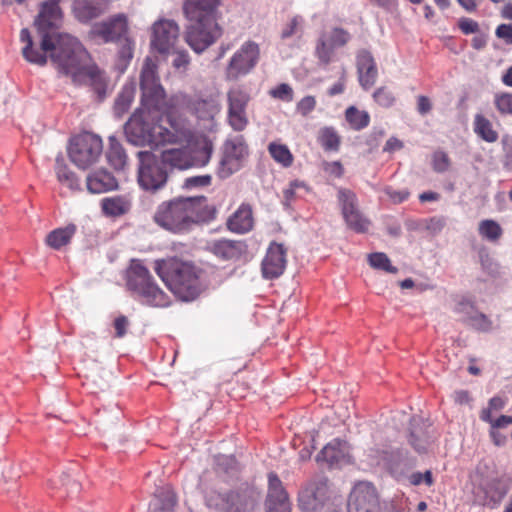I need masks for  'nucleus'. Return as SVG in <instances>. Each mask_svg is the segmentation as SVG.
<instances>
[{
    "instance_id": "nucleus-4",
    "label": "nucleus",
    "mask_w": 512,
    "mask_h": 512,
    "mask_svg": "<svg viewBox=\"0 0 512 512\" xmlns=\"http://www.w3.org/2000/svg\"><path fill=\"white\" fill-rule=\"evenodd\" d=\"M66 53L55 55L52 64L56 70L75 85L90 86L98 96H105L109 89L106 72L91 62L90 56L78 39L65 38Z\"/></svg>"
},
{
    "instance_id": "nucleus-9",
    "label": "nucleus",
    "mask_w": 512,
    "mask_h": 512,
    "mask_svg": "<svg viewBox=\"0 0 512 512\" xmlns=\"http://www.w3.org/2000/svg\"><path fill=\"white\" fill-rule=\"evenodd\" d=\"M249 155V147L243 135H230L221 147V158L217 174L221 179H227L239 171Z\"/></svg>"
},
{
    "instance_id": "nucleus-50",
    "label": "nucleus",
    "mask_w": 512,
    "mask_h": 512,
    "mask_svg": "<svg viewBox=\"0 0 512 512\" xmlns=\"http://www.w3.org/2000/svg\"><path fill=\"white\" fill-rule=\"evenodd\" d=\"M190 64V57L187 51L179 50L175 52V57L172 61V65L176 70L186 71Z\"/></svg>"
},
{
    "instance_id": "nucleus-53",
    "label": "nucleus",
    "mask_w": 512,
    "mask_h": 512,
    "mask_svg": "<svg viewBox=\"0 0 512 512\" xmlns=\"http://www.w3.org/2000/svg\"><path fill=\"white\" fill-rule=\"evenodd\" d=\"M114 328H115V337L122 338L125 336L128 326H129V320L126 316H119L114 320Z\"/></svg>"
},
{
    "instance_id": "nucleus-31",
    "label": "nucleus",
    "mask_w": 512,
    "mask_h": 512,
    "mask_svg": "<svg viewBox=\"0 0 512 512\" xmlns=\"http://www.w3.org/2000/svg\"><path fill=\"white\" fill-rule=\"evenodd\" d=\"M118 186L116 178L104 169L97 170L87 177V188L91 193H104Z\"/></svg>"
},
{
    "instance_id": "nucleus-64",
    "label": "nucleus",
    "mask_w": 512,
    "mask_h": 512,
    "mask_svg": "<svg viewBox=\"0 0 512 512\" xmlns=\"http://www.w3.org/2000/svg\"><path fill=\"white\" fill-rule=\"evenodd\" d=\"M454 400L458 404H468L470 402L469 393L464 390L456 391L453 395Z\"/></svg>"
},
{
    "instance_id": "nucleus-3",
    "label": "nucleus",
    "mask_w": 512,
    "mask_h": 512,
    "mask_svg": "<svg viewBox=\"0 0 512 512\" xmlns=\"http://www.w3.org/2000/svg\"><path fill=\"white\" fill-rule=\"evenodd\" d=\"M217 210L210 204L207 197H175L162 202L156 209L153 219L163 229L184 234L194 227L211 222Z\"/></svg>"
},
{
    "instance_id": "nucleus-62",
    "label": "nucleus",
    "mask_w": 512,
    "mask_h": 512,
    "mask_svg": "<svg viewBox=\"0 0 512 512\" xmlns=\"http://www.w3.org/2000/svg\"><path fill=\"white\" fill-rule=\"evenodd\" d=\"M501 428H494L492 427L491 429V432H490V435L494 441V443L497 445V446H501L505 443L506 441V435L505 434H502L499 430Z\"/></svg>"
},
{
    "instance_id": "nucleus-52",
    "label": "nucleus",
    "mask_w": 512,
    "mask_h": 512,
    "mask_svg": "<svg viewBox=\"0 0 512 512\" xmlns=\"http://www.w3.org/2000/svg\"><path fill=\"white\" fill-rule=\"evenodd\" d=\"M458 26L465 35L479 31V24L475 20L466 17H463L459 20Z\"/></svg>"
},
{
    "instance_id": "nucleus-42",
    "label": "nucleus",
    "mask_w": 512,
    "mask_h": 512,
    "mask_svg": "<svg viewBox=\"0 0 512 512\" xmlns=\"http://www.w3.org/2000/svg\"><path fill=\"white\" fill-rule=\"evenodd\" d=\"M479 234L490 242H496L502 236L501 226L494 220L486 219L479 223Z\"/></svg>"
},
{
    "instance_id": "nucleus-7",
    "label": "nucleus",
    "mask_w": 512,
    "mask_h": 512,
    "mask_svg": "<svg viewBox=\"0 0 512 512\" xmlns=\"http://www.w3.org/2000/svg\"><path fill=\"white\" fill-rule=\"evenodd\" d=\"M127 288L141 303L153 307H165L170 300L154 282L149 270L140 260L133 259L126 272Z\"/></svg>"
},
{
    "instance_id": "nucleus-17",
    "label": "nucleus",
    "mask_w": 512,
    "mask_h": 512,
    "mask_svg": "<svg viewBox=\"0 0 512 512\" xmlns=\"http://www.w3.org/2000/svg\"><path fill=\"white\" fill-rule=\"evenodd\" d=\"M261 495L254 488L233 491L223 497L224 512H256Z\"/></svg>"
},
{
    "instance_id": "nucleus-19",
    "label": "nucleus",
    "mask_w": 512,
    "mask_h": 512,
    "mask_svg": "<svg viewBox=\"0 0 512 512\" xmlns=\"http://www.w3.org/2000/svg\"><path fill=\"white\" fill-rule=\"evenodd\" d=\"M269 487L265 501L267 512H291V504L278 476L271 472L268 475Z\"/></svg>"
},
{
    "instance_id": "nucleus-51",
    "label": "nucleus",
    "mask_w": 512,
    "mask_h": 512,
    "mask_svg": "<svg viewBox=\"0 0 512 512\" xmlns=\"http://www.w3.org/2000/svg\"><path fill=\"white\" fill-rule=\"evenodd\" d=\"M299 188L305 189V184L300 181H293L290 183L289 187L283 191V195H284L283 204L285 206H287V207L290 206L291 201H293V199L297 196L296 190Z\"/></svg>"
},
{
    "instance_id": "nucleus-29",
    "label": "nucleus",
    "mask_w": 512,
    "mask_h": 512,
    "mask_svg": "<svg viewBox=\"0 0 512 512\" xmlns=\"http://www.w3.org/2000/svg\"><path fill=\"white\" fill-rule=\"evenodd\" d=\"M246 250L242 241L221 239L211 244V251L223 260H237Z\"/></svg>"
},
{
    "instance_id": "nucleus-27",
    "label": "nucleus",
    "mask_w": 512,
    "mask_h": 512,
    "mask_svg": "<svg viewBox=\"0 0 512 512\" xmlns=\"http://www.w3.org/2000/svg\"><path fill=\"white\" fill-rule=\"evenodd\" d=\"M357 69L360 84L365 89L373 86L377 77V67L370 52L362 50L358 53Z\"/></svg>"
},
{
    "instance_id": "nucleus-26",
    "label": "nucleus",
    "mask_w": 512,
    "mask_h": 512,
    "mask_svg": "<svg viewBox=\"0 0 512 512\" xmlns=\"http://www.w3.org/2000/svg\"><path fill=\"white\" fill-rule=\"evenodd\" d=\"M429 427L420 418H413L411 420L409 443L418 453L426 452L432 442Z\"/></svg>"
},
{
    "instance_id": "nucleus-21",
    "label": "nucleus",
    "mask_w": 512,
    "mask_h": 512,
    "mask_svg": "<svg viewBox=\"0 0 512 512\" xmlns=\"http://www.w3.org/2000/svg\"><path fill=\"white\" fill-rule=\"evenodd\" d=\"M110 0H74L73 16L81 23H89L109 9Z\"/></svg>"
},
{
    "instance_id": "nucleus-40",
    "label": "nucleus",
    "mask_w": 512,
    "mask_h": 512,
    "mask_svg": "<svg viewBox=\"0 0 512 512\" xmlns=\"http://www.w3.org/2000/svg\"><path fill=\"white\" fill-rule=\"evenodd\" d=\"M318 141L325 150L338 151L341 138L333 127H324L319 131Z\"/></svg>"
},
{
    "instance_id": "nucleus-18",
    "label": "nucleus",
    "mask_w": 512,
    "mask_h": 512,
    "mask_svg": "<svg viewBox=\"0 0 512 512\" xmlns=\"http://www.w3.org/2000/svg\"><path fill=\"white\" fill-rule=\"evenodd\" d=\"M328 498V480L325 478L307 484L299 493V507L306 512L321 508Z\"/></svg>"
},
{
    "instance_id": "nucleus-36",
    "label": "nucleus",
    "mask_w": 512,
    "mask_h": 512,
    "mask_svg": "<svg viewBox=\"0 0 512 512\" xmlns=\"http://www.w3.org/2000/svg\"><path fill=\"white\" fill-rule=\"evenodd\" d=\"M55 172L60 184L72 191L80 189L79 179L59 157L56 159Z\"/></svg>"
},
{
    "instance_id": "nucleus-47",
    "label": "nucleus",
    "mask_w": 512,
    "mask_h": 512,
    "mask_svg": "<svg viewBox=\"0 0 512 512\" xmlns=\"http://www.w3.org/2000/svg\"><path fill=\"white\" fill-rule=\"evenodd\" d=\"M212 177L208 174L188 177L184 180L182 187L184 189H194L207 187L211 184Z\"/></svg>"
},
{
    "instance_id": "nucleus-54",
    "label": "nucleus",
    "mask_w": 512,
    "mask_h": 512,
    "mask_svg": "<svg viewBox=\"0 0 512 512\" xmlns=\"http://www.w3.org/2000/svg\"><path fill=\"white\" fill-rule=\"evenodd\" d=\"M132 104V98H117L114 104V112L117 117L126 113Z\"/></svg>"
},
{
    "instance_id": "nucleus-20",
    "label": "nucleus",
    "mask_w": 512,
    "mask_h": 512,
    "mask_svg": "<svg viewBox=\"0 0 512 512\" xmlns=\"http://www.w3.org/2000/svg\"><path fill=\"white\" fill-rule=\"evenodd\" d=\"M286 267V250L282 244L272 243L262 261V274L266 279L281 276Z\"/></svg>"
},
{
    "instance_id": "nucleus-48",
    "label": "nucleus",
    "mask_w": 512,
    "mask_h": 512,
    "mask_svg": "<svg viewBox=\"0 0 512 512\" xmlns=\"http://www.w3.org/2000/svg\"><path fill=\"white\" fill-rule=\"evenodd\" d=\"M422 225L428 232L436 235L446 226V218L443 216H434L424 220Z\"/></svg>"
},
{
    "instance_id": "nucleus-56",
    "label": "nucleus",
    "mask_w": 512,
    "mask_h": 512,
    "mask_svg": "<svg viewBox=\"0 0 512 512\" xmlns=\"http://www.w3.org/2000/svg\"><path fill=\"white\" fill-rule=\"evenodd\" d=\"M315 108V99L314 98H302L297 104V110L302 115H307Z\"/></svg>"
},
{
    "instance_id": "nucleus-38",
    "label": "nucleus",
    "mask_w": 512,
    "mask_h": 512,
    "mask_svg": "<svg viewBox=\"0 0 512 512\" xmlns=\"http://www.w3.org/2000/svg\"><path fill=\"white\" fill-rule=\"evenodd\" d=\"M474 131L486 142L493 143L498 139V133L493 129L492 123L481 114L475 116Z\"/></svg>"
},
{
    "instance_id": "nucleus-5",
    "label": "nucleus",
    "mask_w": 512,
    "mask_h": 512,
    "mask_svg": "<svg viewBox=\"0 0 512 512\" xmlns=\"http://www.w3.org/2000/svg\"><path fill=\"white\" fill-rule=\"evenodd\" d=\"M174 124H182L188 130L189 136L184 140L166 142V144H179L181 147L166 149L161 153L160 157L165 166L179 170L206 166L212 156V142L207 138H196L190 124L181 115L174 120Z\"/></svg>"
},
{
    "instance_id": "nucleus-16",
    "label": "nucleus",
    "mask_w": 512,
    "mask_h": 512,
    "mask_svg": "<svg viewBox=\"0 0 512 512\" xmlns=\"http://www.w3.org/2000/svg\"><path fill=\"white\" fill-rule=\"evenodd\" d=\"M349 39L350 34L341 28H333L330 31H324L316 43V57L322 64H329L334 57L335 49L344 46Z\"/></svg>"
},
{
    "instance_id": "nucleus-55",
    "label": "nucleus",
    "mask_w": 512,
    "mask_h": 512,
    "mask_svg": "<svg viewBox=\"0 0 512 512\" xmlns=\"http://www.w3.org/2000/svg\"><path fill=\"white\" fill-rule=\"evenodd\" d=\"M496 36L505 40L507 44H512V24H500L496 28Z\"/></svg>"
},
{
    "instance_id": "nucleus-37",
    "label": "nucleus",
    "mask_w": 512,
    "mask_h": 512,
    "mask_svg": "<svg viewBox=\"0 0 512 512\" xmlns=\"http://www.w3.org/2000/svg\"><path fill=\"white\" fill-rule=\"evenodd\" d=\"M176 505V496L171 487H160L155 492L154 507L160 511L169 512Z\"/></svg>"
},
{
    "instance_id": "nucleus-13",
    "label": "nucleus",
    "mask_w": 512,
    "mask_h": 512,
    "mask_svg": "<svg viewBox=\"0 0 512 512\" xmlns=\"http://www.w3.org/2000/svg\"><path fill=\"white\" fill-rule=\"evenodd\" d=\"M179 34V25L174 20L161 18L151 26V47L161 54H166L174 48Z\"/></svg>"
},
{
    "instance_id": "nucleus-23",
    "label": "nucleus",
    "mask_w": 512,
    "mask_h": 512,
    "mask_svg": "<svg viewBox=\"0 0 512 512\" xmlns=\"http://www.w3.org/2000/svg\"><path fill=\"white\" fill-rule=\"evenodd\" d=\"M317 460L325 461L330 467L348 464L351 461L350 447L346 441L335 439L321 450Z\"/></svg>"
},
{
    "instance_id": "nucleus-1",
    "label": "nucleus",
    "mask_w": 512,
    "mask_h": 512,
    "mask_svg": "<svg viewBox=\"0 0 512 512\" xmlns=\"http://www.w3.org/2000/svg\"><path fill=\"white\" fill-rule=\"evenodd\" d=\"M172 98H141V105L124 126L127 141L136 146H159L187 139L189 132L174 124L180 115Z\"/></svg>"
},
{
    "instance_id": "nucleus-41",
    "label": "nucleus",
    "mask_w": 512,
    "mask_h": 512,
    "mask_svg": "<svg viewBox=\"0 0 512 512\" xmlns=\"http://www.w3.org/2000/svg\"><path fill=\"white\" fill-rule=\"evenodd\" d=\"M268 151L271 157L283 167L292 165L294 158L286 145L272 142L268 145Z\"/></svg>"
},
{
    "instance_id": "nucleus-59",
    "label": "nucleus",
    "mask_w": 512,
    "mask_h": 512,
    "mask_svg": "<svg viewBox=\"0 0 512 512\" xmlns=\"http://www.w3.org/2000/svg\"><path fill=\"white\" fill-rule=\"evenodd\" d=\"M495 104L501 113L512 114V98H496Z\"/></svg>"
},
{
    "instance_id": "nucleus-24",
    "label": "nucleus",
    "mask_w": 512,
    "mask_h": 512,
    "mask_svg": "<svg viewBox=\"0 0 512 512\" xmlns=\"http://www.w3.org/2000/svg\"><path fill=\"white\" fill-rule=\"evenodd\" d=\"M220 0H185L183 12L186 19H217Z\"/></svg>"
},
{
    "instance_id": "nucleus-63",
    "label": "nucleus",
    "mask_w": 512,
    "mask_h": 512,
    "mask_svg": "<svg viewBox=\"0 0 512 512\" xmlns=\"http://www.w3.org/2000/svg\"><path fill=\"white\" fill-rule=\"evenodd\" d=\"M326 171H328L331 174H334L337 177H340L343 174V167L340 162L335 161L327 164Z\"/></svg>"
},
{
    "instance_id": "nucleus-45",
    "label": "nucleus",
    "mask_w": 512,
    "mask_h": 512,
    "mask_svg": "<svg viewBox=\"0 0 512 512\" xmlns=\"http://www.w3.org/2000/svg\"><path fill=\"white\" fill-rule=\"evenodd\" d=\"M369 264L375 269H381L389 273H397L398 269L391 265L390 259L385 253H372L368 257Z\"/></svg>"
},
{
    "instance_id": "nucleus-10",
    "label": "nucleus",
    "mask_w": 512,
    "mask_h": 512,
    "mask_svg": "<svg viewBox=\"0 0 512 512\" xmlns=\"http://www.w3.org/2000/svg\"><path fill=\"white\" fill-rule=\"evenodd\" d=\"M185 41L196 53H202L223 34L217 19H187Z\"/></svg>"
},
{
    "instance_id": "nucleus-33",
    "label": "nucleus",
    "mask_w": 512,
    "mask_h": 512,
    "mask_svg": "<svg viewBox=\"0 0 512 512\" xmlns=\"http://www.w3.org/2000/svg\"><path fill=\"white\" fill-rule=\"evenodd\" d=\"M76 232V226L69 224L64 228H57L46 236V244L56 250L67 245Z\"/></svg>"
},
{
    "instance_id": "nucleus-58",
    "label": "nucleus",
    "mask_w": 512,
    "mask_h": 512,
    "mask_svg": "<svg viewBox=\"0 0 512 512\" xmlns=\"http://www.w3.org/2000/svg\"><path fill=\"white\" fill-rule=\"evenodd\" d=\"M293 89L286 83H282L269 91L270 96H291Z\"/></svg>"
},
{
    "instance_id": "nucleus-2",
    "label": "nucleus",
    "mask_w": 512,
    "mask_h": 512,
    "mask_svg": "<svg viewBox=\"0 0 512 512\" xmlns=\"http://www.w3.org/2000/svg\"><path fill=\"white\" fill-rule=\"evenodd\" d=\"M61 20L62 11L58 5V0H48L41 4L39 13L34 20V26L41 38L40 48H34L31 33L27 28L20 31V41L24 43L22 55L28 62L42 66L47 63L48 57L52 63L55 55L66 53L65 38H76L55 31Z\"/></svg>"
},
{
    "instance_id": "nucleus-22",
    "label": "nucleus",
    "mask_w": 512,
    "mask_h": 512,
    "mask_svg": "<svg viewBox=\"0 0 512 512\" xmlns=\"http://www.w3.org/2000/svg\"><path fill=\"white\" fill-rule=\"evenodd\" d=\"M140 89L142 96H166L157 74V65L149 57L145 59L142 67Z\"/></svg>"
},
{
    "instance_id": "nucleus-35",
    "label": "nucleus",
    "mask_w": 512,
    "mask_h": 512,
    "mask_svg": "<svg viewBox=\"0 0 512 512\" xmlns=\"http://www.w3.org/2000/svg\"><path fill=\"white\" fill-rule=\"evenodd\" d=\"M119 43V49L115 67L120 73H124L134 56L135 43L130 37H124Z\"/></svg>"
},
{
    "instance_id": "nucleus-39",
    "label": "nucleus",
    "mask_w": 512,
    "mask_h": 512,
    "mask_svg": "<svg viewBox=\"0 0 512 512\" xmlns=\"http://www.w3.org/2000/svg\"><path fill=\"white\" fill-rule=\"evenodd\" d=\"M337 197L343 217L360 210L357 196L353 191L346 188H340L338 190Z\"/></svg>"
},
{
    "instance_id": "nucleus-34",
    "label": "nucleus",
    "mask_w": 512,
    "mask_h": 512,
    "mask_svg": "<svg viewBox=\"0 0 512 512\" xmlns=\"http://www.w3.org/2000/svg\"><path fill=\"white\" fill-rule=\"evenodd\" d=\"M106 156L109 164L115 170H123L127 165V155L114 136L109 137V148Z\"/></svg>"
},
{
    "instance_id": "nucleus-6",
    "label": "nucleus",
    "mask_w": 512,
    "mask_h": 512,
    "mask_svg": "<svg viewBox=\"0 0 512 512\" xmlns=\"http://www.w3.org/2000/svg\"><path fill=\"white\" fill-rule=\"evenodd\" d=\"M155 271L166 286L184 301L194 300L201 292L195 267L176 258L157 260Z\"/></svg>"
},
{
    "instance_id": "nucleus-46",
    "label": "nucleus",
    "mask_w": 512,
    "mask_h": 512,
    "mask_svg": "<svg viewBox=\"0 0 512 512\" xmlns=\"http://www.w3.org/2000/svg\"><path fill=\"white\" fill-rule=\"evenodd\" d=\"M466 322L476 330L488 332L492 329L491 320L483 313L475 311L467 316Z\"/></svg>"
},
{
    "instance_id": "nucleus-11",
    "label": "nucleus",
    "mask_w": 512,
    "mask_h": 512,
    "mask_svg": "<svg viewBox=\"0 0 512 512\" xmlns=\"http://www.w3.org/2000/svg\"><path fill=\"white\" fill-rule=\"evenodd\" d=\"M102 149V140L99 136L83 133L71 140L68 154L76 166L86 169L98 160Z\"/></svg>"
},
{
    "instance_id": "nucleus-14",
    "label": "nucleus",
    "mask_w": 512,
    "mask_h": 512,
    "mask_svg": "<svg viewBox=\"0 0 512 512\" xmlns=\"http://www.w3.org/2000/svg\"><path fill=\"white\" fill-rule=\"evenodd\" d=\"M128 31V18L125 14L120 13L94 24L90 30V35L94 38H100L105 43H118L124 37H129Z\"/></svg>"
},
{
    "instance_id": "nucleus-44",
    "label": "nucleus",
    "mask_w": 512,
    "mask_h": 512,
    "mask_svg": "<svg viewBox=\"0 0 512 512\" xmlns=\"http://www.w3.org/2000/svg\"><path fill=\"white\" fill-rule=\"evenodd\" d=\"M343 218L347 226L357 233H365L369 229L370 220L364 216L360 210L353 212Z\"/></svg>"
},
{
    "instance_id": "nucleus-43",
    "label": "nucleus",
    "mask_w": 512,
    "mask_h": 512,
    "mask_svg": "<svg viewBox=\"0 0 512 512\" xmlns=\"http://www.w3.org/2000/svg\"><path fill=\"white\" fill-rule=\"evenodd\" d=\"M346 120L354 130H361L369 125L370 117L367 112L359 111L351 106L346 110Z\"/></svg>"
},
{
    "instance_id": "nucleus-25",
    "label": "nucleus",
    "mask_w": 512,
    "mask_h": 512,
    "mask_svg": "<svg viewBox=\"0 0 512 512\" xmlns=\"http://www.w3.org/2000/svg\"><path fill=\"white\" fill-rule=\"evenodd\" d=\"M509 488L510 480L506 476L488 479L481 487L484 493L482 504L491 507L499 504L507 494Z\"/></svg>"
},
{
    "instance_id": "nucleus-57",
    "label": "nucleus",
    "mask_w": 512,
    "mask_h": 512,
    "mask_svg": "<svg viewBox=\"0 0 512 512\" xmlns=\"http://www.w3.org/2000/svg\"><path fill=\"white\" fill-rule=\"evenodd\" d=\"M384 191L395 203L403 202L409 196L407 191H394L391 187H386Z\"/></svg>"
},
{
    "instance_id": "nucleus-30",
    "label": "nucleus",
    "mask_w": 512,
    "mask_h": 512,
    "mask_svg": "<svg viewBox=\"0 0 512 512\" xmlns=\"http://www.w3.org/2000/svg\"><path fill=\"white\" fill-rule=\"evenodd\" d=\"M227 227L230 231L243 234L250 231L253 227L252 208L248 204H242L229 217Z\"/></svg>"
},
{
    "instance_id": "nucleus-8",
    "label": "nucleus",
    "mask_w": 512,
    "mask_h": 512,
    "mask_svg": "<svg viewBox=\"0 0 512 512\" xmlns=\"http://www.w3.org/2000/svg\"><path fill=\"white\" fill-rule=\"evenodd\" d=\"M137 179L139 185L146 191L155 192L164 187L168 179V169L161 157L150 151H139Z\"/></svg>"
},
{
    "instance_id": "nucleus-12",
    "label": "nucleus",
    "mask_w": 512,
    "mask_h": 512,
    "mask_svg": "<svg viewBox=\"0 0 512 512\" xmlns=\"http://www.w3.org/2000/svg\"><path fill=\"white\" fill-rule=\"evenodd\" d=\"M260 58L259 45L253 41H246L233 54L226 68V77L236 80L250 73Z\"/></svg>"
},
{
    "instance_id": "nucleus-49",
    "label": "nucleus",
    "mask_w": 512,
    "mask_h": 512,
    "mask_svg": "<svg viewBox=\"0 0 512 512\" xmlns=\"http://www.w3.org/2000/svg\"><path fill=\"white\" fill-rule=\"evenodd\" d=\"M450 160L448 155L443 151H437L433 155V169L436 172L443 173L448 170Z\"/></svg>"
},
{
    "instance_id": "nucleus-15",
    "label": "nucleus",
    "mask_w": 512,
    "mask_h": 512,
    "mask_svg": "<svg viewBox=\"0 0 512 512\" xmlns=\"http://www.w3.org/2000/svg\"><path fill=\"white\" fill-rule=\"evenodd\" d=\"M348 512H379V498L375 487L369 482L357 483L348 499Z\"/></svg>"
},
{
    "instance_id": "nucleus-28",
    "label": "nucleus",
    "mask_w": 512,
    "mask_h": 512,
    "mask_svg": "<svg viewBox=\"0 0 512 512\" xmlns=\"http://www.w3.org/2000/svg\"><path fill=\"white\" fill-rule=\"evenodd\" d=\"M228 123L234 131L241 132L248 125L246 98H228Z\"/></svg>"
},
{
    "instance_id": "nucleus-32",
    "label": "nucleus",
    "mask_w": 512,
    "mask_h": 512,
    "mask_svg": "<svg viewBox=\"0 0 512 512\" xmlns=\"http://www.w3.org/2000/svg\"><path fill=\"white\" fill-rule=\"evenodd\" d=\"M101 208L106 216L119 217L131 209V200L126 195L106 197L101 200Z\"/></svg>"
},
{
    "instance_id": "nucleus-60",
    "label": "nucleus",
    "mask_w": 512,
    "mask_h": 512,
    "mask_svg": "<svg viewBox=\"0 0 512 512\" xmlns=\"http://www.w3.org/2000/svg\"><path fill=\"white\" fill-rule=\"evenodd\" d=\"M403 148V142L396 137H391L386 141L383 148L384 152L392 153Z\"/></svg>"
},
{
    "instance_id": "nucleus-61",
    "label": "nucleus",
    "mask_w": 512,
    "mask_h": 512,
    "mask_svg": "<svg viewBox=\"0 0 512 512\" xmlns=\"http://www.w3.org/2000/svg\"><path fill=\"white\" fill-rule=\"evenodd\" d=\"M299 25L298 19L295 17L293 18L286 27L282 30V38H289L291 37L297 30V27Z\"/></svg>"
}]
</instances>
